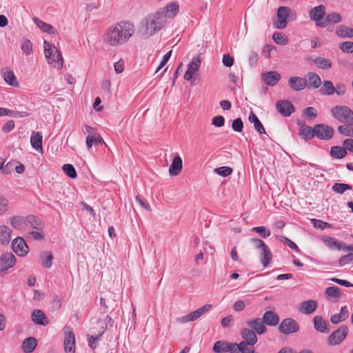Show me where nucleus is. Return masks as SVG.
I'll use <instances>...</instances> for the list:
<instances>
[{
  "label": "nucleus",
  "mask_w": 353,
  "mask_h": 353,
  "mask_svg": "<svg viewBox=\"0 0 353 353\" xmlns=\"http://www.w3.org/2000/svg\"><path fill=\"white\" fill-rule=\"evenodd\" d=\"M176 15V3L172 1L164 8L145 16L140 22L139 32L142 37L148 39L161 31L167 20Z\"/></svg>",
  "instance_id": "nucleus-1"
},
{
  "label": "nucleus",
  "mask_w": 353,
  "mask_h": 353,
  "mask_svg": "<svg viewBox=\"0 0 353 353\" xmlns=\"http://www.w3.org/2000/svg\"><path fill=\"white\" fill-rule=\"evenodd\" d=\"M241 335L243 341L239 344L219 341L214 343L213 351L215 353H254V345L257 342L254 331L249 328H243Z\"/></svg>",
  "instance_id": "nucleus-2"
},
{
  "label": "nucleus",
  "mask_w": 353,
  "mask_h": 353,
  "mask_svg": "<svg viewBox=\"0 0 353 353\" xmlns=\"http://www.w3.org/2000/svg\"><path fill=\"white\" fill-rule=\"evenodd\" d=\"M135 27L131 22L121 21L111 25L105 32L103 41L111 47L126 43L133 36Z\"/></svg>",
  "instance_id": "nucleus-3"
},
{
  "label": "nucleus",
  "mask_w": 353,
  "mask_h": 353,
  "mask_svg": "<svg viewBox=\"0 0 353 353\" xmlns=\"http://www.w3.org/2000/svg\"><path fill=\"white\" fill-rule=\"evenodd\" d=\"M43 48L46 58L48 63L54 68H61L63 66V61L61 52L54 45H51L46 41L43 42Z\"/></svg>",
  "instance_id": "nucleus-4"
},
{
  "label": "nucleus",
  "mask_w": 353,
  "mask_h": 353,
  "mask_svg": "<svg viewBox=\"0 0 353 353\" xmlns=\"http://www.w3.org/2000/svg\"><path fill=\"white\" fill-rule=\"evenodd\" d=\"M332 116L339 121L348 125H353L352 110L346 105H336L331 110Z\"/></svg>",
  "instance_id": "nucleus-5"
},
{
  "label": "nucleus",
  "mask_w": 353,
  "mask_h": 353,
  "mask_svg": "<svg viewBox=\"0 0 353 353\" xmlns=\"http://www.w3.org/2000/svg\"><path fill=\"white\" fill-rule=\"evenodd\" d=\"M325 6L319 5L314 7L309 12V17L312 21H315L316 25L319 27H325Z\"/></svg>",
  "instance_id": "nucleus-6"
},
{
  "label": "nucleus",
  "mask_w": 353,
  "mask_h": 353,
  "mask_svg": "<svg viewBox=\"0 0 353 353\" xmlns=\"http://www.w3.org/2000/svg\"><path fill=\"white\" fill-rule=\"evenodd\" d=\"M212 307L211 305L206 304L197 310L189 313L187 315L183 316L178 319V321L181 323H185L190 321H194L208 312Z\"/></svg>",
  "instance_id": "nucleus-7"
},
{
  "label": "nucleus",
  "mask_w": 353,
  "mask_h": 353,
  "mask_svg": "<svg viewBox=\"0 0 353 353\" xmlns=\"http://www.w3.org/2000/svg\"><path fill=\"white\" fill-rule=\"evenodd\" d=\"M299 329V325L298 323L291 318L283 319L279 327V332L284 334L295 333L298 332Z\"/></svg>",
  "instance_id": "nucleus-8"
},
{
  "label": "nucleus",
  "mask_w": 353,
  "mask_h": 353,
  "mask_svg": "<svg viewBox=\"0 0 353 353\" xmlns=\"http://www.w3.org/2000/svg\"><path fill=\"white\" fill-rule=\"evenodd\" d=\"M348 328L345 325L341 326L334 331L328 337L327 342L330 345H336L341 343L347 336Z\"/></svg>",
  "instance_id": "nucleus-9"
},
{
  "label": "nucleus",
  "mask_w": 353,
  "mask_h": 353,
  "mask_svg": "<svg viewBox=\"0 0 353 353\" xmlns=\"http://www.w3.org/2000/svg\"><path fill=\"white\" fill-rule=\"evenodd\" d=\"M64 334V348L66 352H73L75 349V336L71 327L65 326L63 328Z\"/></svg>",
  "instance_id": "nucleus-10"
},
{
  "label": "nucleus",
  "mask_w": 353,
  "mask_h": 353,
  "mask_svg": "<svg viewBox=\"0 0 353 353\" xmlns=\"http://www.w3.org/2000/svg\"><path fill=\"white\" fill-rule=\"evenodd\" d=\"M16 263V258L11 252L2 254L1 256V276H4L9 268L13 267Z\"/></svg>",
  "instance_id": "nucleus-11"
},
{
  "label": "nucleus",
  "mask_w": 353,
  "mask_h": 353,
  "mask_svg": "<svg viewBox=\"0 0 353 353\" xmlns=\"http://www.w3.org/2000/svg\"><path fill=\"white\" fill-rule=\"evenodd\" d=\"M290 9L288 7L281 6L277 10V21L275 22V27L277 29L283 30L287 26V19L289 17Z\"/></svg>",
  "instance_id": "nucleus-12"
},
{
  "label": "nucleus",
  "mask_w": 353,
  "mask_h": 353,
  "mask_svg": "<svg viewBox=\"0 0 353 353\" xmlns=\"http://www.w3.org/2000/svg\"><path fill=\"white\" fill-rule=\"evenodd\" d=\"M12 250L19 256H26L29 251L24 239L21 237L15 238L12 242Z\"/></svg>",
  "instance_id": "nucleus-13"
},
{
  "label": "nucleus",
  "mask_w": 353,
  "mask_h": 353,
  "mask_svg": "<svg viewBox=\"0 0 353 353\" xmlns=\"http://www.w3.org/2000/svg\"><path fill=\"white\" fill-rule=\"evenodd\" d=\"M262 81L268 86H274L281 80V76L276 71H268L261 74Z\"/></svg>",
  "instance_id": "nucleus-14"
},
{
  "label": "nucleus",
  "mask_w": 353,
  "mask_h": 353,
  "mask_svg": "<svg viewBox=\"0 0 353 353\" xmlns=\"http://www.w3.org/2000/svg\"><path fill=\"white\" fill-rule=\"evenodd\" d=\"M334 130L332 127L319 124L315 126V135L322 139H330L332 137Z\"/></svg>",
  "instance_id": "nucleus-15"
},
{
  "label": "nucleus",
  "mask_w": 353,
  "mask_h": 353,
  "mask_svg": "<svg viewBox=\"0 0 353 353\" xmlns=\"http://www.w3.org/2000/svg\"><path fill=\"white\" fill-rule=\"evenodd\" d=\"M201 61L198 57H194L188 65V69L184 74V79L190 81L194 74L199 70Z\"/></svg>",
  "instance_id": "nucleus-16"
},
{
  "label": "nucleus",
  "mask_w": 353,
  "mask_h": 353,
  "mask_svg": "<svg viewBox=\"0 0 353 353\" xmlns=\"http://www.w3.org/2000/svg\"><path fill=\"white\" fill-rule=\"evenodd\" d=\"M277 111L284 117L290 116L294 111V105L287 100H280L276 103Z\"/></svg>",
  "instance_id": "nucleus-17"
},
{
  "label": "nucleus",
  "mask_w": 353,
  "mask_h": 353,
  "mask_svg": "<svg viewBox=\"0 0 353 353\" xmlns=\"http://www.w3.org/2000/svg\"><path fill=\"white\" fill-rule=\"evenodd\" d=\"M246 323L255 333L263 334L267 332V327L261 318L249 320Z\"/></svg>",
  "instance_id": "nucleus-18"
},
{
  "label": "nucleus",
  "mask_w": 353,
  "mask_h": 353,
  "mask_svg": "<svg viewBox=\"0 0 353 353\" xmlns=\"http://www.w3.org/2000/svg\"><path fill=\"white\" fill-rule=\"evenodd\" d=\"M318 307V303L314 300H307L302 302L299 311L303 314H311L315 312Z\"/></svg>",
  "instance_id": "nucleus-19"
},
{
  "label": "nucleus",
  "mask_w": 353,
  "mask_h": 353,
  "mask_svg": "<svg viewBox=\"0 0 353 353\" xmlns=\"http://www.w3.org/2000/svg\"><path fill=\"white\" fill-rule=\"evenodd\" d=\"M306 85L311 89H317L321 84V79L319 74L310 72L306 74Z\"/></svg>",
  "instance_id": "nucleus-20"
},
{
  "label": "nucleus",
  "mask_w": 353,
  "mask_h": 353,
  "mask_svg": "<svg viewBox=\"0 0 353 353\" xmlns=\"http://www.w3.org/2000/svg\"><path fill=\"white\" fill-rule=\"evenodd\" d=\"M290 88L295 91H301L306 87V81L299 77H292L288 79Z\"/></svg>",
  "instance_id": "nucleus-21"
},
{
  "label": "nucleus",
  "mask_w": 353,
  "mask_h": 353,
  "mask_svg": "<svg viewBox=\"0 0 353 353\" xmlns=\"http://www.w3.org/2000/svg\"><path fill=\"white\" fill-rule=\"evenodd\" d=\"M31 317L32 321L37 325H46L49 323L46 314L41 310H34L32 312Z\"/></svg>",
  "instance_id": "nucleus-22"
},
{
  "label": "nucleus",
  "mask_w": 353,
  "mask_h": 353,
  "mask_svg": "<svg viewBox=\"0 0 353 353\" xmlns=\"http://www.w3.org/2000/svg\"><path fill=\"white\" fill-rule=\"evenodd\" d=\"M349 316V311L347 306H343L341 308L340 313L333 314L330 316V321L333 324H338L345 321Z\"/></svg>",
  "instance_id": "nucleus-23"
},
{
  "label": "nucleus",
  "mask_w": 353,
  "mask_h": 353,
  "mask_svg": "<svg viewBox=\"0 0 353 353\" xmlns=\"http://www.w3.org/2000/svg\"><path fill=\"white\" fill-rule=\"evenodd\" d=\"M262 320L265 325L274 326L279 323V317L274 312L268 311L264 313Z\"/></svg>",
  "instance_id": "nucleus-24"
},
{
  "label": "nucleus",
  "mask_w": 353,
  "mask_h": 353,
  "mask_svg": "<svg viewBox=\"0 0 353 353\" xmlns=\"http://www.w3.org/2000/svg\"><path fill=\"white\" fill-rule=\"evenodd\" d=\"M1 75L3 77L4 81L10 85L16 87L19 85L15 75L13 71L8 70V68H3L1 70Z\"/></svg>",
  "instance_id": "nucleus-25"
},
{
  "label": "nucleus",
  "mask_w": 353,
  "mask_h": 353,
  "mask_svg": "<svg viewBox=\"0 0 353 353\" xmlns=\"http://www.w3.org/2000/svg\"><path fill=\"white\" fill-rule=\"evenodd\" d=\"M11 230L6 225H0V243L6 245L10 243Z\"/></svg>",
  "instance_id": "nucleus-26"
},
{
  "label": "nucleus",
  "mask_w": 353,
  "mask_h": 353,
  "mask_svg": "<svg viewBox=\"0 0 353 353\" xmlns=\"http://www.w3.org/2000/svg\"><path fill=\"white\" fill-rule=\"evenodd\" d=\"M32 20L34 23L37 26V27L42 31L49 34H55L56 30L50 24L41 21V19L36 17H33Z\"/></svg>",
  "instance_id": "nucleus-27"
},
{
  "label": "nucleus",
  "mask_w": 353,
  "mask_h": 353,
  "mask_svg": "<svg viewBox=\"0 0 353 353\" xmlns=\"http://www.w3.org/2000/svg\"><path fill=\"white\" fill-rule=\"evenodd\" d=\"M272 259V252H271L270 250L269 249V248L268 247V245H266L265 248H263L260 251V260H261V262L264 268H267L269 265Z\"/></svg>",
  "instance_id": "nucleus-28"
},
{
  "label": "nucleus",
  "mask_w": 353,
  "mask_h": 353,
  "mask_svg": "<svg viewBox=\"0 0 353 353\" xmlns=\"http://www.w3.org/2000/svg\"><path fill=\"white\" fill-rule=\"evenodd\" d=\"M314 329L320 332L327 333L329 330L327 327V323L321 316H315L313 319Z\"/></svg>",
  "instance_id": "nucleus-29"
},
{
  "label": "nucleus",
  "mask_w": 353,
  "mask_h": 353,
  "mask_svg": "<svg viewBox=\"0 0 353 353\" xmlns=\"http://www.w3.org/2000/svg\"><path fill=\"white\" fill-rule=\"evenodd\" d=\"M37 341L34 337H28L24 340L22 344L23 350L26 353H31L36 348Z\"/></svg>",
  "instance_id": "nucleus-30"
},
{
  "label": "nucleus",
  "mask_w": 353,
  "mask_h": 353,
  "mask_svg": "<svg viewBox=\"0 0 353 353\" xmlns=\"http://www.w3.org/2000/svg\"><path fill=\"white\" fill-rule=\"evenodd\" d=\"M335 32L338 37L341 38L353 37V28L346 26L341 25L338 26Z\"/></svg>",
  "instance_id": "nucleus-31"
},
{
  "label": "nucleus",
  "mask_w": 353,
  "mask_h": 353,
  "mask_svg": "<svg viewBox=\"0 0 353 353\" xmlns=\"http://www.w3.org/2000/svg\"><path fill=\"white\" fill-rule=\"evenodd\" d=\"M248 120L250 123L254 124V129L260 134H265V130L262 125L261 122L259 121L256 115L252 112H250Z\"/></svg>",
  "instance_id": "nucleus-32"
},
{
  "label": "nucleus",
  "mask_w": 353,
  "mask_h": 353,
  "mask_svg": "<svg viewBox=\"0 0 353 353\" xmlns=\"http://www.w3.org/2000/svg\"><path fill=\"white\" fill-rule=\"evenodd\" d=\"M42 135L40 132H33L30 137L32 147L36 150H42Z\"/></svg>",
  "instance_id": "nucleus-33"
},
{
  "label": "nucleus",
  "mask_w": 353,
  "mask_h": 353,
  "mask_svg": "<svg viewBox=\"0 0 353 353\" xmlns=\"http://www.w3.org/2000/svg\"><path fill=\"white\" fill-rule=\"evenodd\" d=\"M325 293L328 297L334 299V302L337 301L342 295L340 288L336 286L328 287Z\"/></svg>",
  "instance_id": "nucleus-34"
},
{
  "label": "nucleus",
  "mask_w": 353,
  "mask_h": 353,
  "mask_svg": "<svg viewBox=\"0 0 353 353\" xmlns=\"http://www.w3.org/2000/svg\"><path fill=\"white\" fill-rule=\"evenodd\" d=\"M26 219L33 228L37 230H42L43 229V222L37 216L30 215L27 216Z\"/></svg>",
  "instance_id": "nucleus-35"
},
{
  "label": "nucleus",
  "mask_w": 353,
  "mask_h": 353,
  "mask_svg": "<svg viewBox=\"0 0 353 353\" xmlns=\"http://www.w3.org/2000/svg\"><path fill=\"white\" fill-rule=\"evenodd\" d=\"M103 143L105 144L102 137L99 134L97 136L88 135L86 137V145L88 148H90L92 145H98Z\"/></svg>",
  "instance_id": "nucleus-36"
},
{
  "label": "nucleus",
  "mask_w": 353,
  "mask_h": 353,
  "mask_svg": "<svg viewBox=\"0 0 353 353\" xmlns=\"http://www.w3.org/2000/svg\"><path fill=\"white\" fill-rule=\"evenodd\" d=\"M11 225L17 230H21L26 225V219L21 216H16L10 219Z\"/></svg>",
  "instance_id": "nucleus-37"
},
{
  "label": "nucleus",
  "mask_w": 353,
  "mask_h": 353,
  "mask_svg": "<svg viewBox=\"0 0 353 353\" xmlns=\"http://www.w3.org/2000/svg\"><path fill=\"white\" fill-rule=\"evenodd\" d=\"M53 255L49 251H45L41 253V264L47 268H50L52 265Z\"/></svg>",
  "instance_id": "nucleus-38"
},
{
  "label": "nucleus",
  "mask_w": 353,
  "mask_h": 353,
  "mask_svg": "<svg viewBox=\"0 0 353 353\" xmlns=\"http://www.w3.org/2000/svg\"><path fill=\"white\" fill-rule=\"evenodd\" d=\"M322 240L330 249L340 250L341 241L330 236H324Z\"/></svg>",
  "instance_id": "nucleus-39"
},
{
  "label": "nucleus",
  "mask_w": 353,
  "mask_h": 353,
  "mask_svg": "<svg viewBox=\"0 0 353 353\" xmlns=\"http://www.w3.org/2000/svg\"><path fill=\"white\" fill-rule=\"evenodd\" d=\"M347 154L344 147L333 146L330 149V155L336 159H342Z\"/></svg>",
  "instance_id": "nucleus-40"
},
{
  "label": "nucleus",
  "mask_w": 353,
  "mask_h": 353,
  "mask_svg": "<svg viewBox=\"0 0 353 353\" xmlns=\"http://www.w3.org/2000/svg\"><path fill=\"white\" fill-rule=\"evenodd\" d=\"M315 134V128L313 129L312 127L305 126L301 129L299 136L305 139L308 140L312 139Z\"/></svg>",
  "instance_id": "nucleus-41"
},
{
  "label": "nucleus",
  "mask_w": 353,
  "mask_h": 353,
  "mask_svg": "<svg viewBox=\"0 0 353 353\" xmlns=\"http://www.w3.org/2000/svg\"><path fill=\"white\" fill-rule=\"evenodd\" d=\"M314 63L319 68L326 70L332 67V62L324 57H317L314 60Z\"/></svg>",
  "instance_id": "nucleus-42"
},
{
  "label": "nucleus",
  "mask_w": 353,
  "mask_h": 353,
  "mask_svg": "<svg viewBox=\"0 0 353 353\" xmlns=\"http://www.w3.org/2000/svg\"><path fill=\"white\" fill-rule=\"evenodd\" d=\"M320 91L323 94L331 95L334 93L335 88L334 87L332 81H325L323 83V85H322Z\"/></svg>",
  "instance_id": "nucleus-43"
},
{
  "label": "nucleus",
  "mask_w": 353,
  "mask_h": 353,
  "mask_svg": "<svg viewBox=\"0 0 353 353\" xmlns=\"http://www.w3.org/2000/svg\"><path fill=\"white\" fill-rule=\"evenodd\" d=\"M274 41L281 46H285L288 43V38L287 36L281 32H274L272 35Z\"/></svg>",
  "instance_id": "nucleus-44"
},
{
  "label": "nucleus",
  "mask_w": 353,
  "mask_h": 353,
  "mask_svg": "<svg viewBox=\"0 0 353 353\" xmlns=\"http://www.w3.org/2000/svg\"><path fill=\"white\" fill-rule=\"evenodd\" d=\"M332 191L342 194L346 190H352V186L346 183H336L332 187Z\"/></svg>",
  "instance_id": "nucleus-45"
},
{
  "label": "nucleus",
  "mask_w": 353,
  "mask_h": 353,
  "mask_svg": "<svg viewBox=\"0 0 353 353\" xmlns=\"http://www.w3.org/2000/svg\"><path fill=\"white\" fill-rule=\"evenodd\" d=\"M341 21V16L337 12H332L325 17V27L330 23H337Z\"/></svg>",
  "instance_id": "nucleus-46"
},
{
  "label": "nucleus",
  "mask_w": 353,
  "mask_h": 353,
  "mask_svg": "<svg viewBox=\"0 0 353 353\" xmlns=\"http://www.w3.org/2000/svg\"><path fill=\"white\" fill-rule=\"evenodd\" d=\"M64 173L70 178L74 179L77 177V172L74 167L71 164H64L62 167Z\"/></svg>",
  "instance_id": "nucleus-47"
},
{
  "label": "nucleus",
  "mask_w": 353,
  "mask_h": 353,
  "mask_svg": "<svg viewBox=\"0 0 353 353\" xmlns=\"http://www.w3.org/2000/svg\"><path fill=\"white\" fill-rule=\"evenodd\" d=\"M252 230L259 234L263 239L270 236V231L265 226L254 227L252 228Z\"/></svg>",
  "instance_id": "nucleus-48"
},
{
  "label": "nucleus",
  "mask_w": 353,
  "mask_h": 353,
  "mask_svg": "<svg viewBox=\"0 0 353 353\" xmlns=\"http://www.w3.org/2000/svg\"><path fill=\"white\" fill-rule=\"evenodd\" d=\"M214 172L219 176L226 177L232 174V169L228 166H222L215 168Z\"/></svg>",
  "instance_id": "nucleus-49"
},
{
  "label": "nucleus",
  "mask_w": 353,
  "mask_h": 353,
  "mask_svg": "<svg viewBox=\"0 0 353 353\" xmlns=\"http://www.w3.org/2000/svg\"><path fill=\"white\" fill-rule=\"evenodd\" d=\"M9 210V201L2 195H0V215L4 214Z\"/></svg>",
  "instance_id": "nucleus-50"
},
{
  "label": "nucleus",
  "mask_w": 353,
  "mask_h": 353,
  "mask_svg": "<svg viewBox=\"0 0 353 353\" xmlns=\"http://www.w3.org/2000/svg\"><path fill=\"white\" fill-rule=\"evenodd\" d=\"M21 50L27 55L32 53V43L30 40L26 39L22 42Z\"/></svg>",
  "instance_id": "nucleus-51"
},
{
  "label": "nucleus",
  "mask_w": 353,
  "mask_h": 353,
  "mask_svg": "<svg viewBox=\"0 0 353 353\" xmlns=\"http://www.w3.org/2000/svg\"><path fill=\"white\" fill-rule=\"evenodd\" d=\"M339 48L344 52L353 53V42L344 41L339 44Z\"/></svg>",
  "instance_id": "nucleus-52"
},
{
  "label": "nucleus",
  "mask_w": 353,
  "mask_h": 353,
  "mask_svg": "<svg viewBox=\"0 0 353 353\" xmlns=\"http://www.w3.org/2000/svg\"><path fill=\"white\" fill-rule=\"evenodd\" d=\"M338 131L345 137H353V126L350 128L347 125H339Z\"/></svg>",
  "instance_id": "nucleus-53"
},
{
  "label": "nucleus",
  "mask_w": 353,
  "mask_h": 353,
  "mask_svg": "<svg viewBox=\"0 0 353 353\" xmlns=\"http://www.w3.org/2000/svg\"><path fill=\"white\" fill-rule=\"evenodd\" d=\"M351 261H353V251L341 256L339 260V264L341 267H343L347 265Z\"/></svg>",
  "instance_id": "nucleus-54"
},
{
  "label": "nucleus",
  "mask_w": 353,
  "mask_h": 353,
  "mask_svg": "<svg viewBox=\"0 0 353 353\" xmlns=\"http://www.w3.org/2000/svg\"><path fill=\"white\" fill-rule=\"evenodd\" d=\"M254 248L261 251L263 248H265L267 245L262 240L257 238H252L250 239Z\"/></svg>",
  "instance_id": "nucleus-55"
},
{
  "label": "nucleus",
  "mask_w": 353,
  "mask_h": 353,
  "mask_svg": "<svg viewBox=\"0 0 353 353\" xmlns=\"http://www.w3.org/2000/svg\"><path fill=\"white\" fill-rule=\"evenodd\" d=\"M243 123L240 118L236 119L232 121V128L234 131L241 132L243 130Z\"/></svg>",
  "instance_id": "nucleus-56"
},
{
  "label": "nucleus",
  "mask_w": 353,
  "mask_h": 353,
  "mask_svg": "<svg viewBox=\"0 0 353 353\" xmlns=\"http://www.w3.org/2000/svg\"><path fill=\"white\" fill-rule=\"evenodd\" d=\"M259 55L257 52L251 51L248 54V62L251 67L256 65L258 62Z\"/></svg>",
  "instance_id": "nucleus-57"
},
{
  "label": "nucleus",
  "mask_w": 353,
  "mask_h": 353,
  "mask_svg": "<svg viewBox=\"0 0 353 353\" xmlns=\"http://www.w3.org/2000/svg\"><path fill=\"white\" fill-rule=\"evenodd\" d=\"M225 119L223 116L219 115L214 117L212 119V125L216 127H222L224 125Z\"/></svg>",
  "instance_id": "nucleus-58"
},
{
  "label": "nucleus",
  "mask_w": 353,
  "mask_h": 353,
  "mask_svg": "<svg viewBox=\"0 0 353 353\" xmlns=\"http://www.w3.org/2000/svg\"><path fill=\"white\" fill-rule=\"evenodd\" d=\"M277 239L280 240L281 241L285 242L290 248L296 250V251H299V249L298 246L292 242L290 239H288L287 237L279 236H277Z\"/></svg>",
  "instance_id": "nucleus-59"
},
{
  "label": "nucleus",
  "mask_w": 353,
  "mask_h": 353,
  "mask_svg": "<svg viewBox=\"0 0 353 353\" xmlns=\"http://www.w3.org/2000/svg\"><path fill=\"white\" fill-rule=\"evenodd\" d=\"M303 113L305 115L312 118L314 119L317 117L316 111L313 107H308L303 110Z\"/></svg>",
  "instance_id": "nucleus-60"
},
{
  "label": "nucleus",
  "mask_w": 353,
  "mask_h": 353,
  "mask_svg": "<svg viewBox=\"0 0 353 353\" xmlns=\"http://www.w3.org/2000/svg\"><path fill=\"white\" fill-rule=\"evenodd\" d=\"M223 63L226 67H231L234 63V59L228 54H223Z\"/></svg>",
  "instance_id": "nucleus-61"
},
{
  "label": "nucleus",
  "mask_w": 353,
  "mask_h": 353,
  "mask_svg": "<svg viewBox=\"0 0 353 353\" xmlns=\"http://www.w3.org/2000/svg\"><path fill=\"white\" fill-rule=\"evenodd\" d=\"M114 68L117 74L121 73L124 70V61L120 59L114 63Z\"/></svg>",
  "instance_id": "nucleus-62"
},
{
  "label": "nucleus",
  "mask_w": 353,
  "mask_h": 353,
  "mask_svg": "<svg viewBox=\"0 0 353 353\" xmlns=\"http://www.w3.org/2000/svg\"><path fill=\"white\" fill-rule=\"evenodd\" d=\"M29 236L34 240H41L43 239L44 234L42 230L32 231L29 233Z\"/></svg>",
  "instance_id": "nucleus-63"
},
{
  "label": "nucleus",
  "mask_w": 353,
  "mask_h": 353,
  "mask_svg": "<svg viewBox=\"0 0 353 353\" xmlns=\"http://www.w3.org/2000/svg\"><path fill=\"white\" fill-rule=\"evenodd\" d=\"M343 147L345 150H349L351 152H353V139H347L343 141Z\"/></svg>",
  "instance_id": "nucleus-64"
}]
</instances>
